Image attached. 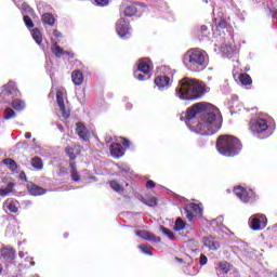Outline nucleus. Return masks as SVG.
I'll return each mask as SVG.
<instances>
[{"label": "nucleus", "mask_w": 277, "mask_h": 277, "mask_svg": "<svg viewBox=\"0 0 277 277\" xmlns=\"http://www.w3.org/2000/svg\"><path fill=\"white\" fill-rule=\"evenodd\" d=\"M34 265H36V262L31 261L30 266L34 267Z\"/></svg>", "instance_id": "69168bd1"}, {"label": "nucleus", "mask_w": 277, "mask_h": 277, "mask_svg": "<svg viewBox=\"0 0 277 277\" xmlns=\"http://www.w3.org/2000/svg\"><path fill=\"white\" fill-rule=\"evenodd\" d=\"M14 192V183H8L6 188H0V196L5 198V196H10Z\"/></svg>", "instance_id": "a878e982"}, {"label": "nucleus", "mask_w": 277, "mask_h": 277, "mask_svg": "<svg viewBox=\"0 0 277 277\" xmlns=\"http://www.w3.org/2000/svg\"><path fill=\"white\" fill-rule=\"evenodd\" d=\"M221 49L225 55H237V47L233 44L222 45Z\"/></svg>", "instance_id": "b1692460"}, {"label": "nucleus", "mask_w": 277, "mask_h": 277, "mask_svg": "<svg viewBox=\"0 0 277 277\" xmlns=\"http://www.w3.org/2000/svg\"><path fill=\"white\" fill-rule=\"evenodd\" d=\"M181 120H185L189 131L198 135H215V132L222 129L220 109L206 102L194 104L187 108Z\"/></svg>", "instance_id": "f257e3e1"}, {"label": "nucleus", "mask_w": 277, "mask_h": 277, "mask_svg": "<svg viewBox=\"0 0 277 277\" xmlns=\"http://www.w3.org/2000/svg\"><path fill=\"white\" fill-rule=\"evenodd\" d=\"M15 90H16V83L14 82H9L6 85H4L5 94L12 95L14 94Z\"/></svg>", "instance_id": "f704fd0d"}, {"label": "nucleus", "mask_w": 277, "mask_h": 277, "mask_svg": "<svg viewBox=\"0 0 277 277\" xmlns=\"http://www.w3.org/2000/svg\"><path fill=\"white\" fill-rule=\"evenodd\" d=\"M249 127L251 133L259 140H267L274 134V129L269 127V122L263 115L252 118Z\"/></svg>", "instance_id": "39448f33"}, {"label": "nucleus", "mask_w": 277, "mask_h": 277, "mask_svg": "<svg viewBox=\"0 0 277 277\" xmlns=\"http://www.w3.org/2000/svg\"><path fill=\"white\" fill-rule=\"evenodd\" d=\"M209 262V259H207V255L201 254L199 258V264L200 265H207V263Z\"/></svg>", "instance_id": "de8ad7c7"}, {"label": "nucleus", "mask_w": 277, "mask_h": 277, "mask_svg": "<svg viewBox=\"0 0 277 277\" xmlns=\"http://www.w3.org/2000/svg\"><path fill=\"white\" fill-rule=\"evenodd\" d=\"M4 206L9 209L11 213H18V201L14 199H6Z\"/></svg>", "instance_id": "412c9836"}, {"label": "nucleus", "mask_w": 277, "mask_h": 277, "mask_svg": "<svg viewBox=\"0 0 277 277\" xmlns=\"http://www.w3.org/2000/svg\"><path fill=\"white\" fill-rule=\"evenodd\" d=\"M25 144H27V142H19V143H17V146H25Z\"/></svg>", "instance_id": "0e129e2a"}, {"label": "nucleus", "mask_w": 277, "mask_h": 277, "mask_svg": "<svg viewBox=\"0 0 277 277\" xmlns=\"http://www.w3.org/2000/svg\"><path fill=\"white\" fill-rule=\"evenodd\" d=\"M24 205H25V207H31V205H34V202H31V200H25Z\"/></svg>", "instance_id": "4d7b16f0"}, {"label": "nucleus", "mask_w": 277, "mask_h": 277, "mask_svg": "<svg viewBox=\"0 0 277 277\" xmlns=\"http://www.w3.org/2000/svg\"><path fill=\"white\" fill-rule=\"evenodd\" d=\"M94 5H97V8H106V5H109V0H94Z\"/></svg>", "instance_id": "c03bdc74"}, {"label": "nucleus", "mask_w": 277, "mask_h": 277, "mask_svg": "<svg viewBox=\"0 0 277 277\" xmlns=\"http://www.w3.org/2000/svg\"><path fill=\"white\" fill-rule=\"evenodd\" d=\"M186 224L185 221H183L182 219H176L175 221V225H174V230H176V233H179L180 230H183L185 228Z\"/></svg>", "instance_id": "58836bf2"}, {"label": "nucleus", "mask_w": 277, "mask_h": 277, "mask_svg": "<svg viewBox=\"0 0 277 277\" xmlns=\"http://www.w3.org/2000/svg\"><path fill=\"white\" fill-rule=\"evenodd\" d=\"M151 64L153 63L150 62V58L140 60L137 68L134 71V78L137 79V81H146V79H150V76L148 74L150 72Z\"/></svg>", "instance_id": "0eeeda50"}, {"label": "nucleus", "mask_w": 277, "mask_h": 277, "mask_svg": "<svg viewBox=\"0 0 277 277\" xmlns=\"http://www.w3.org/2000/svg\"><path fill=\"white\" fill-rule=\"evenodd\" d=\"M146 187L147 189H153L155 188V182L153 180H149L147 183H146Z\"/></svg>", "instance_id": "8fccbe9b"}, {"label": "nucleus", "mask_w": 277, "mask_h": 277, "mask_svg": "<svg viewBox=\"0 0 277 277\" xmlns=\"http://www.w3.org/2000/svg\"><path fill=\"white\" fill-rule=\"evenodd\" d=\"M2 256L3 259H6V261H14L16 256V251L12 248H6L2 250Z\"/></svg>", "instance_id": "4be33fe9"}, {"label": "nucleus", "mask_w": 277, "mask_h": 277, "mask_svg": "<svg viewBox=\"0 0 277 277\" xmlns=\"http://www.w3.org/2000/svg\"><path fill=\"white\" fill-rule=\"evenodd\" d=\"M184 272L188 275V276H194V265L192 264V262L187 263V266L184 267Z\"/></svg>", "instance_id": "37998d69"}, {"label": "nucleus", "mask_w": 277, "mask_h": 277, "mask_svg": "<svg viewBox=\"0 0 277 277\" xmlns=\"http://www.w3.org/2000/svg\"><path fill=\"white\" fill-rule=\"evenodd\" d=\"M24 23L28 29H31L34 27V21H31V17L29 15H24Z\"/></svg>", "instance_id": "a18cd8bd"}, {"label": "nucleus", "mask_w": 277, "mask_h": 277, "mask_svg": "<svg viewBox=\"0 0 277 277\" xmlns=\"http://www.w3.org/2000/svg\"><path fill=\"white\" fill-rule=\"evenodd\" d=\"M238 79H239V82L241 83V85L252 84V78L248 74H240Z\"/></svg>", "instance_id": "cd10ccee"}, {"label": "nucleus", "mask_w": 277, "mask_h": 277, "mask_svg": "<svg viewBox=\"0 0 277 277\" xmlns=\"http://www.w3.org/2000/svg\"><path fill=\"white\" fill-rule=\"evenodd\" d=\"M31 166L35 168V170H42L44 168V163L42 162V158L35 156L31 159Z\"/></svg>", "instance_id": "bb28decb"}, {"label": "nucleus", "mask_w": 277, "mask_h": 277, "mask_svg": "<svg viewBox=\"0 0 277 277\" xmlns=\"http://www.w3.org/2000/svg\"><path fill=\"white\" fill-rule=\"evenodd\" d=\"M219 269L222 274H228L230 272V264L228 262L219 263Z\"/></svg>", "instance_id": "c9c22d12"}, {"label": "nucleus", "mask_w": 277, "mask_h": 277, "mask_svg": "<svg viewBox=\"0 0 277 277\" xmlns=\"http://www.w3.org/2000/svg\"><path fill=\"white\" fill-rule=\"evenodd\" d=\"M32 144H35V148H40V146H38V140L37 138H32Z\"/></svg>", "instance_id": "bf43d9fd"}, {"label": "nucleus", "mask_w": 277, "mask_h": 277, "mask_svg": "<svg viewBox=\"0 0 277 277\" xmlns=\"http://www.w3.org/2000/svg\"><path fill=\"white\" fill-rule=\"evenodd\" d=\"M121 172H126V174H129V172H131V168H129V166L123 164L120 167Z\"/></svg>", "instance_id": "09e8293b"}, {"label": "nucleus", "mask_w": 277, "mask_h": 277, "mask_svg": "<svg viewBox=\"0 0 277 277\" xmlns=\"http://www.w3.org/2000/svg\"><path fill=\"white\" fill-rule=\"evenodd\" d=\"M80 153H81V146H79V145L66 148V155H68L69 159H71L72 161H75V159H77V157Z\"/></svg>", "instance_id": "6ab92c4d"}, {"label": "nucleus", "mask_w": 277, "mask_h": 277, "mask_svg": "<svg viewBox=\"0 0 277 277\" xmlns=\"http://www.w3.org/2000/svg\"><path fill=\"white\" fill-rule=\"evenodd\" d=\"M53 36H54V38H62V31L55 29V30L53 31Z\"/></svg>", "instance_id": "603ef678"}, {"label": "nucleus", "mask_w": 277, "mask_h": 277, "mask_svg": "<svg viewBox=\"0 0 277 277\" xmlns=\"http://www.w3.org/2000/svg\"><path fill=\"white\" fill-rule=\"evenodd\" d=\"M19 179H21V181H27V175H25V172H24V171H22V172L19 173Z\"/></svg>", "instance_id": "5fc2aeb1"}, {"label": "nucleus", "mask_w": 277, "mask_h": 277, "mask_svg": "<svg viewBox=\"0 0 277 277\" xmlns=\"http://www.w3.org/2000/svg\"><path fill=\"white\" fill-rule=\"evenodd\" d=\"M52 53L55 57H62L64 55V49L57 45V42L53 43L52 45Z\"/></svg>", "instance_id": "473e14b6"}, {"label": "nucleus", "mask_w": 277, "mask_h": 277, "mask_svg": "<svg viewBox=\"0 0 277 277\" xmlns=\"http://www.w3.org/2000/svg\"><path fill=\"white\" fill-rule=\"evenodd\" d=\"M121 144H123V146H126V148H129V146H130V142L127 138H121Z\"/></svg>", "instance_id": "864d4df0"}, {"label": "nucleus", "mask_w": 277, "mask_h": 277, "mask_svg": "<svg viewBox=\"0 0 277 277\" xmlns=\"http://www.w3.org/2000/svg\"><path fill=\"white\" fill-rule=\"evenodd\" d=\"M161 70L164 72V75L157 76L154 80V83L155 88H158L160 92H163L172 85V78L170 77H174L176 70L171 69L170 66H163Z\"/></svg>", "instance_id": "423d86ee"}, {"label": "nucleus", "mask_w": 277, "mask_h": 277, "mask_svg": "<svg viewBox=\"0 0 277 277\" xmlns=\"http://www.w3.org/2000/svg\"><path fill=\"white\" fill-rule=\"evenodd\" d=\"M13 109H16V111H23L25 109V103L22 100H14L12 102Z\"/></svg>", "instance_id": "72a5a7b5"}, {"label": "nucleus", "mask_w": 277, "mask_h": 277, "mask_svg": "<svg viewBox=\"0 0 277 277\" xmlns=\"http://www.w3.org/2000/svg\"><path fill=\"white\" fill-rule=\"evenodd\" d=\"M109 185L114 192H117V194H121L122 192V186L117 182V181H110Z\"/></svg>", "instance_id": "ea45409f"}, {"label": "nucleus", "mask_w": 277, "mask_h": 277, "mask_svg": "<svg viewBox=\"0 0 277 277\" xmlns=\"http://www.w3.org/2000/svg\"><path fill=\"white\" fill-rule=\"evenodd\" d=\"M252 230H263L267 226V216L265 214H255L249 219Z\"/></svg>", "instance_id": "9d476101"}, {"label": "nucleus", "mask_w": 277, "mask_h": 277, "mask_svg": "<svg viewBox=\"0 0 277 277\" xmlns=\"http://www.w3.org/2000/svg\"><path fill=\"white\" fill-rule=\"evenodd\" d=\"M214 25H215L216 29H226L228 23L225 22V19L222 17H220V18L214 17Z\"/></svg>", "instance_id": "2f4dec72"}, {"label": "nucleus", "mask_w": 277, "mask_h": 277, "mask_svg": "<svg viewBox=\"0 0 277 277\" xmlns=\"http://www.w3.org/2000/svg\"><path fill=\"white\" fill-rule=\"evenodd\" d=\"M160 230H161V233L164 234V236L168 237L169 239H171V240L174 239V233H172V230H170L169 228L161 226V227H160Z\"/></svg>", "instance_id": "a19ab883"}, {"label": "nucleus", "mask_w": 277, "mask_h": 277, "mask_svg": "<svg viewBox=\"0 0 277 277\" xmlns=\"http://www.w3.org/2000/svg\"><path fill=\"white\" fill-rule=\"evenodd\" d=\"M64 54H65V55H68V57H69L70 60H72V57H75V54H74V53H70V52H67V51H64Z\"/></svg>", "instance_id": "6e6d98bb"}, {"label": "nucleus", "mask_w": 277, "mask_h": 277, "mask_svg": "<svg viewBox=\"0 0 277 277\" xmlns=\"http://www.w3.org/2000/svg\"><path fill=\"white\" fill-rule=\"evenodd\" d=\"M175 261H176V263H183V259H181V258H175Z\"/></svg>", "instance_id": "e2e57ef3"}, {"label": "nucleus", "mask_w": 277, "mask_h": 277, "mask_svg": "<svg viewBox=\"0 0 277 277\" xmlns=\"http://www.w3.org/2000/svg\"><path fill=\"white\" fill-rule=\"evenodd\" d=\"M25 254H27V253H25V252H23V251H19V252H18L19 259H24V258H25Z\"/></svg>", "instance_id": "680f3d73"}, {"label": "nucleus", "mask_w": 277, "mask_h": 277, "mask_svg": "<svg viewBox=\"0 0 277 277\" xmlns=\"http://www.w3.org/2000/svg\"><path fill=\"white\" fill-rule=\"evenodd\" d=\"M216 150L224 157H235L241 151V142L235 136H220L216 142Z\"/></svg>", "instance_id": "20e7f679"}, {"label": "nucleus", "mask_w": 277, "mask_h": 277, "mask_svg": "<svg viewBox=\"0 0 277 277\" xmlns=\"http://www.w3.org/2000/svg\"><path fill=\"white\" fill-rule=\"evenodd\" d=\"M31 36L35 42H37L38 44H42V32L40 31V29L34 28L31 30Z\"/></svg>", "instance_id": "c756f323"}, {"label": "nucleus", "mask_w": 277, "mask_h": 277, "mask_svg": "<svg viewBox=\"0 0 277 277\" xmlns=\"http://www.w3.org/2000/svg\"><path fill=\"white\" fill-rule=\"evenodd\" d=\"M203 246L210 250H220V242H217L213 237H205Z\"/></svg>", "instance_id": "dca6fc26"}, {"label": "nucleus", "mask_w": 277, "mask_h": 277, "mask_svg": "<svg viewBox=\"0 0 277 277\" xmlns=\"http://www.w3.org/2000/svg\"><path fill=\"white\" fill-rule=\"evenodd\" d=\"M76 133L80 140H83V142H88V140H90V130H88V128L81 122L76 123Z\"/></svg>", "instance_id": "4468645a"}, {"label": "nucleus", "mask_w": 277, "mask_h": 277, "mask_svg": "<svg viewBox=\"0 0 277 277\" xmlns=\"http://www.w3.org/2000/svg\"><path fill=\"white\" fill-rule=\"evenodd\" d=\"M183 64L190 72H202L209 66V55L198 48L190 49L184 54Z\"/></svg>", "instance_id": "7ed1b4c3"}, {"label": "nucleus", "mask_w": 277, "mask_h": 277, "mask_svg": "<svg viewBox=\"0 0 277 277\" xmlns=\"http://www.w3.org/2000/svg\"><path fill=\"white\" fill-rule=\"evenodd\" d=\"M138 249L143 252V254H147L148 256H153V251L146 245H140Z\"/></svg>", "instance_id": "79ce46f5"}, {"label": "nucleus", "mask_w": 277, "mask_h": 277, "mask_svg": "<svg viewBox=\"0 0 277 277\" xmlns=\"http://www.w3.org/2000/svg\"><path fill=\"white\" fill-rule=\"evenodd\" d=\"M234 194L241 200V202H254V192L247 190L246 188L241 186H237L234 188Z\"/></svg>", "instance_id": "9b49d317"}, {"label": "nucleus", "mask_w": 277, "mask_h": 277, "mask_svg": "<svg viewBox=\"0 0 277 277\" xmlns=\"http://www.w3.org/2000/svg\"><path fill=\"white\" fill-rule=\"evenodd\" d=\"M123 14L127 18H131V16L137 14V8H135V5H128L123 11Z\"/></svg>", "instance_id": "c85d7f7f"}, {"label": "nucleus", "mask_w": 277, "mask_h": 277, "mask_svg": "<svg viewBox=\"0 0 277 277\" xmlns=\"http://www.w3.org/2000/svg\"><path fill=\"white\" fill-rule=\"evenodd\" d=\"M25 137L26 140H31V132H26Z\"/></svg>", "instance_id": "052dcab7"}, {"label": "nucleus", "mask_w": 277, "mask_h": 277, "mask_svg": "<svg viewBox=\"0 0 277 277\" xmlns=\"http://www.w3.org/2000/svg\"><path fill=\"white\" fill-rule=\"evenodd\" d=\"M2 163L4 166H6V168L15 173V174H18V164L16 163V161L12 158H5L4 160H2Z\"/></svg>", "instance_id": "a211bd4d"}, {"label": "nucleus", "mask_w": 277, "mask_h": 277, "mask_svg": "<svg viewBox=\"0 0 277 277\" xmlns=\"http://www.w3.org/2000/svg\"><path fill=\"white\" fill-rule=\"evenodd\" d=\"M12 118H16V111L12 108H6L4 110V120H12Z\"/></svg>", "instance_id": "4c0bfd02"}, {"label": "nucleus", "mask_w": 277, "mask_h": 277, "mask_svg": "<svg viewBox=\"0 0 277 277\" xmlns=\"http://www.w3.org/2000/svg\"><path fill=\"white\" fill-rule=\"evenodd\" d=\"M58 129H60V131H64V128H63V127H61V126H58Z\"/></svg>", "instance_id": "338daca9"}, {"label": "nucleus", "mask_w": 277, "mask_h": 277, "mask_svg": "<svg viewBox=\"0 0 277 277\" xmlns=\"http://www.w3.org/2000/svg\"><path fill=\"white\" fill-rule=\"evenodd\" d=\"M221 230H223V233L226 235H233V232H230V229H228L226 226H222Z\"/></svg>", "instance_id": "3c124183"}, {"label": "nucleus", "mask_w": 277, "mask_h": 277, "mask_svg": "<svg viewBox=\"0 0 277 277\" xmlns=\"http://www.w3.org/2000/svg\"><path fill=\"white\" fill-rule=\"evenodd\" d=\"M210 90L211 89L202 82H198L195 79L183 78L175 89V95L181 101H196Z\"/></svg>", "instance_id": "f03ea898"}, {"label": "nucleus", "mask_w": 277, "mask_h": 277, "mask_svg": "<svg viewBox=\"0 0 277 277\" xmlns=\"http://www.w3.org/2000/svg\"><path fill=\"white\" fill-rule=\"evenodd\" d=\"M23 10L26 12V14H34V9H31V6L27 5L26 3L23 4Z\"/></svg>", "instance_id": "49530a36"}, {"label": "nucleus", "mask_w": 277, "mask_h": 277, "mask_svg": "<svg viewBox=\"0 0 277 277\" xmlns=\"http://www.w3.org/2000/svg\"><path fill=\"white\" fill-rule=\"evenodd\" d=\"M110 154L115 159H120L124 156V147L120 143L110 144Z\"/></svg>", "instance_id": "2eb2a0df"}, {"label": "nucleus", "mask_w": 277, "mask_h": 277, "mask_svg": "<svg viewBox=\"0 0 277 277\" xmlns=\"http://www.w3.org/2000/svg\"><path fill=\"white\" fill-rule=\"evenodd\" d=\"M136 237H140V239H144L145 241H153L154 243H160L161 238L155 236V234L146 230H137Z\"/></svg>", "instance_id": "ddd939ff"}, {"label": "nucleus", "mask_w": 277, "mask_h": 277, "mask_svg": "<svg viewBox=\"0 0 277 277\" xmlns=\"http://www.w3.org/2000/svg\"><path fill=\"white\" fill-rule=\"evenodd\" d=\"M222 221H223V219H222V216H219L216 220H214L213 222L215 223L216 222V224H222Z\"/></svg>", "instance_id": "13d9d810"}, {"label": "nucleus", "mask_w": 277, "mask_h": 277, "mask_svg": "<svg viewBox=\"0 0 277 277\" xmlns=\"http://www.w3.org/2000/svg\"><path fill=\"white\" fill-rule=\"evenodd\" d=\"M116 31L122 40H127V38H131V26L124 19V17H121L116 23Z\"/></svg>", "instance_id": "6e6552de"}, {"label": "nucleus", "mask_w": 277, "mask_h": 277, "mask_svg": "<svg viewBox=\"0 0 277 277\" xmlns=\"http://www.w3.org/2000/svg\"><path fill=\"white\" fill-rule=\"evenodd\" d=\"M184 215L188 222H194V217L202 215V208L198 203H189L184 208Z\"/></svg>", "instance_id": "1a4fd4ad"}, {"label": "nucleus", "mask_w": 277, "mask_h": 277, "mask_svg": "<svg viewBox=\"0 0 277 277\" xmlns=\"http://www.w3.org/2000/svg\"><path fill=\"white\" fill-rule=\"evenodd\" d=\"M69 166H70L71 180L75 181L76 183H79V181H81V176L77 172V163L70 162Z\"/></svg>", "instance_id": "5701e85b"}, {"label": "nucleus", "mask_w": 277, "mask_h": 277, "mask_svg": "<svg viewBox=\"0 0 277 277\" xmlns=\"http://www.w3.org/2000/svg\"><path fill=\"white\" fill-rule=\"evenodd\" d=\"M71 80L74 85H81V83H83V72L79 69L74 70L71 74Z\"/></svg>", "instance_id": "aec40b11"}, {"label": "nucleus", "mask_w": 277, "mask_h": 277, "mask_svg": "<svg viewBox=\"0 0 277 277\" xmlns=\"http://www.w3.org/2000/svg\"><path fill=\"white\" fill-rule=\"evenodd\" d=\"M64 237H65V238L68 237V234H64Z\"/></svg>", "instance_id": "774afa93"}, {"label": "nucleus", "mask_w": 277, "mask_h": 277, "mask_svg": "<svg viewBox=\"0 0 277 277\" xmlns=\"http://www.w3.org/2000/svg\"><path fill=\"white\" fill-rule=\"evenodd\" d=\"M141 200L144 205H147V207H157V199L155 197L148 199L142 197Z\"/></svg>", "instance_id": "e433bc0d"}, {"label": "nucleus", "mask_w": 277, "mask_h": 277, "mask_svg": "<svg viewBox=\"0 0 277 277\" xmlns=\"http://www.w3.org/2000/svg\"><path fill=\"white\" fill-rule=\"evenodd\" d=\"M56 103L60 107L62 118H64V120H68V118H70V109H66V106L64 105V95L62 92H57Z\"/></svg>", "instance_id": "f8f14e48"}, {"label": "nucleus", "mask_w": 277, "mask_h": 277, "mask_svg": "<svg viewBox=\"0 0 277 277\" xmlns=\"http://www.w3.org/2000/svg\"><path fill=\"white\" fill-rule=\"evenodd\" d=\"M197 36H201L202 38H208L209 36V28L205 25L202 26H197L196 27Z\"/></svg>", "instance_id": "7c9ffc66"}, {"label": "nucleus", "mask_w": 277, "mask_h": 277, "mask_svg": "<svg viewBox=\"0 0 277 277\" xmlns=\"http://www.w3.org/2000/svg\"><path fill=\"white\" fill-rule=\"evenodd\" d=\"M28 192H29L30 196H44V194H47V189H44L36 184L28 185Z\"/></svg>", "instance_id": "f3484780"}, {"label": "nucleus", "mask_w": 277, "mask_h": 277, "mask_svg": "<svg viewBox=\"0 0 277 277\" xmlns=\"http://www.w3.org/2000/svg\"><path fill=\"white\" fill-rule=\"evenodd\" d=\"M42 22L44 25H50V27H53L55 25V17L51 13H45L42 15Z\"/></svg>", "instance_id": "393cba45"}]
</instances>
